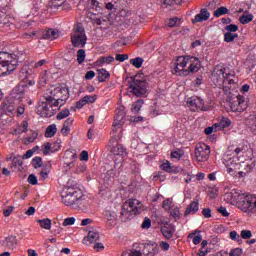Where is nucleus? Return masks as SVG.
Wrapping results in <instances>:
<instances>
[{"label": "nucleus", "instance_id": "nucleus-1", "mask_svg": "<svg viewBox=\"0 0 256 256\" xmlns=\"http://www.w3.org/2000/svg\"><path fill=\"white\" fill-rule=\"evenodd\" d=\"M213 77L226 95V101L230 105L231 111L242 113L247 109V102H245V97L241 95H235L231 93V87L227 85L235 84V72L229 68L223 66H216L214 69Z\"/></svg>", "mask_w": 256, "mask_h": 256}, {"label": "nucleus", "instance_id": "nucleus-2", "mask_svg": "<svg viewBox=\"0 0 256 256\" xmlns=\"http://www.w3.org/2000/svg\"><path fill=\"white\" fill-rule=\"evenodd\" d=\"M27 87V83L20 82L1 104V111H3V113H13V111H15V107H18V115H23V113H25V107L22 106V103L25 97V92L27 91Z\"/></svg>", "mask_w": 256, "mask_h": 256}, {"label": "nucleus", "instance_id": "nucleus-3", "mask_svg": "<svg viewBox=\"0 0 256 256\" xmlns=\"http://www.w3.org/2000/svg\"><path fill=\"white\" fill-rule=\"evenodd\" d=\"M23 61H25L23 52H0V77L13 73Z\"/></svg>", "mask_w": 256, "mask_h": 256}, {"label": "nucleus", "instance_id": "nucleus-4", "mask_svg": "<svg viewBox=\"0 0 256 256\" xmlns=\"http://www.w3.org/2000/svg\"><path fill=\"white\" fill-rule=\"evenodd\" d=\"M61 199L66 207H78L83 201V191L79 187L66 186L61 192Z\"/></svg>", "mask_w": 256, "mask_h": 256}, {"label": "nucleus", "instance_id": "nucleus-5", "mask_svg": "<svg viewBox=\"0 0 256 256\" xmlns=\"http://www.w3.org/2000/svg\"><path fill=\"white\" fill-rule=\"evenodd\" d=\"M125 117H127V113L125 112V107L120 106L116 109V115L114 117L113 129L111 132L112 139L110 140L109 145H113V143L118 142L123 134L121 133V127L125 125Z\"/></svg>", "mask_w": 256, "mask_h": 256}, {"label": "nucleus", "instance_id": "nucleus-6", "mask_svg": "<svg viewBox=\"0 0 256 256\" xmlns=\"http://www.w3.org/2000/svg\"><path fill=\"white\" fill-rule=\"evenodd\" d=\"M45 95L52 101L54 107H63V104L69 99V89L61 86L52 87L47 90Z\"/></svg>", "mask_w": 256, "mask_h": 256}, {"label": "nucleus", "instance_id": "nucleus-7", "mask_svg": "<svg viewBox=\"0 0 256 256\" xmlns=\"http://www.w3.org/2000/svg\"><path fill=\"white\" fill-rule=\"evenodd\" d=\"M143 211V204L141 201L137 199H129L126 201L120 212V219L121 221H129L133 217V215H138Z\"/></svg>", "mask_w": 256, "mask_h": 256}, {"label": "nucleus", "instance_id": "nucleus-8", "mask_svg": "<svg viewBox=\"0 0 256 256\" xmlns=\"http://www.w3.org/2000/svg\"><path fill=\"white\" fill-rule=\"evenodd\" d=\"M236 205L240 211L247 215H256V196L251 194L238 195Z\"/></svg>", "mask_w": 256, "mask_h": 256}, {"label": "nucleus", "instance_id": "nucleus-9", "mask_svg": "<svg viewBox=\"0 0 256 256\" xmlns=\"http://www.w3.org/2000/svg\"><path fill=\"white\" fill-rule=\"evenodd\" d=\"M71 43L73 47L83 48L87 45V34L81 24H76L71 33Z\"/></svg>", "mask_w": 256, "mask_h": 256}, {"label": "nucleus", "instance_id": "nucleus-10", "mask_svg": "<svg viewBox=\"0 0 256 256\" xmlns=\"http://www.w3.org/2000/svg\"><path fill=\"white\" fill-rule=\"evenodd\" d=\"M53 107L57 106H55V104H53V101L51 99H48L45 94L44 100L38 102L36 113L40 115V117H53L56 111V109H54Z\"/></svg>", "mask_w": 256, "mask_h": 256}, {"label": "nucleus", "instance_id": "nucleus-11", "mask_svg": "<svg viewBox=\"0 0 256 256\" xmlns=\"http://www.w3.org/2000/svg\"><path fill=\"white\" fill-rule=\"evenodd\" d=\"M131 93L136 97H145L147 95V81L139 80L137 77L130 83Z\"/></svg>", "mask_w": 256, "mask_h": 256}, {"label": "nucleus", "instance_id": "nucleus-12", "mask_svg": "<svg viewBox=\"0 0 256 256\" xmlns=\"http://www.w3.org/2000/svg\"><path fill=\"white\" fill-rule=\"evenodd\" d=\"M194 154L197 161H207V159H209V155L211 154V147L205 143H199L196 145Z\"/></svg>", "mask_w": 256, "mask_h": 256}, {"label": "nucleus", "instance_id": "nucleus-13", "mask_svg": "<svg viewBox=\"0 0 256 256\" xmlns=\"http://www.w3.org/2000/svg\"><path fill=\"white\" fill-rule=\"evenodd\" d=\"M186 105L190 109V111H207V107L205 106V102L203 99L192 96L186 99Z\"/></svg>", "mask_w": 256, "mask_h": 256}, {"label": "nucleus", "instance_id": "nucleus-14", "mask_svg": "<svg viewBox=\"0 0 256 256\" xmlns=\"http://www.w3.org/2000/svg\"><path fill=\"white\" fill-rule=\"evenodd\" d=\"M86 9H88L92 15H98V13H103L105 4L103 3V0H88L86 3Z\"/></svg>", "mask_w": 256, "mask_h": 256}, {"label": "nucleus", "instance_id": "nucleus-15", "mask_svg": "<svg viewBox=\"0 0 256 256\" xmlns=\"http://www.w3.org/2000/svg\"><path fill=\"white\" fill-rule=\"evenodd\" d=\"M189 56H179L176 61L174 62V73H177L178 75H186L185 69L188 65Z\"/></svg>", "mask_w": 256, "mask_h": 256}, {"label": "nucleus", "instance_id": "nucleus-16", "mask_svg": "<svg viewBox=\"0 0 256 256\" xmlns=\"http://www.w3.org/2000/svg\"><path fill=\"white\" fill-rule=\"evenodd\" d=\"M145 256H155L159 253V245L156 242L144 243V248L142 250Z\"/></svg>", "mask_w": 256, "mask_h": 256}, {"label": "nucleus", "instance_id": "nucleus-17", "mask_svg": "<svg viewBox=\"0 0 256 256\" xmlns=\"http://www.w3.org/2000/svg\"><path fill=\"white\" fill-rule=\"evenodd\" d=\"M188 69L184 71L185 75H189V73H197L199 69H201V62L196 57L188 56Z\"/></svg>", "mask_w": 256, "mask_h": 256}, {"label": "nucleus", "instance_id": "nucleus-18", "mask_svg": "<svg viewBox=\"0 0 256 256\" xmlns=\"http://www.w3.org/2000/svg\"><path fill=\"white\" fill-rule=\"evenodd\" d=\"M30 74H31V69L29 68L28 65H24L20 70V77H22L24 79L22 81V83H26V85L28 86L27 89H29V87H33V85H35L34 80H27V77H29Z\"/></svg>", "mask_w": 256, "mask_h": 256}, {"label": "nucleus", "instance_id": "nucleus-19", "mask_svg": "<svg viewBox=\"0 0 256 256\" xmlns=\"http://www.w3.org/2000/svg\"><path fill=\"white\" fill-rule=\"evenodd\" d=\"M61 149V141L58 140L54 144L46 143L42 146V152L44 155H49V153H55V151H59Z\"/></svg>", "mask_w": 256, "mask_h": 256}, {"label": "nucleus", "instance_id": "nucleus-20", "mask_svg": "<svg viewBox=\"0 0 256 256\" xmlns=\"http://www.w3.org/2000/svg\"><path fill=\"white\" fill-rule=\"evenodd\" d=\"M161 233L165 239H173V233H175V225L167 224L161 227Z\"/></svg>", "mask_w": 256, "mask_h": 256}, {"label": "nucleus", "instance_id": "nucleus-21", "mask_svg": "<svg viewBox=\"0 0 256 256\" xmlns=\"http://www.w3.org/2000/svg\"><path fill=\"white\" fill-rule=\"evenodd\" d=\"M104 219H106L110 227H113V225H115V222L117 221V212L113 210H106L104 212Z\"/></svg>", "mask_w": 256, "mask_h": 256}, {"label": "nucleus", "instance_id": "nucleus-22", "mask_svg": "<svg viewBox=\"0 0 256 256\" xmlns=\"http://www.w3.org/2000/svg\"><path fill=\"white\" fill-rule=\"evenodd\" d=\"M111 152L116 157H122V159L127 156V150L121 144H117L116 146L112 147Z\"/></svg>", "mask_w": 256, "mask_h": 256}, {"label": "nucleus", "instance_id": "nucleus-23", "mask_svg": "<svg viewBox=\"0 0 256 256\" xmlns=\"http://www.w3.org/2000/svg\"><path fill=\"white\" fill-rule=\"evenodd\" d=\"M99 237V231L92 228L88 231V235L84 238V240L88 243H97V241H99Z\"/></svg>", "mask_w": 256, "mask_h": 256}, {"label": "nucleus", "instance_id": "nucleus-24", "mask_svg": "<svg viewBox=\"0 0 256 256\" xmlns=\"http://www.w3.org/2000/svg\"><path fill=\"white\" fill-rule=\"evenodd\" d=\"M209 17H211L209 11L202 9L200 13L194 17L193 23H203V21H207Z\"/></svg>", "mask_w": 256, "mask_h": 256}, {"label": "nucleus", "instance_id": "nucleus-25", "mask_svg": "<svg viewBox=\"0 0 256 256\" xmlns=\"http://www.w3.org/2000/svg\"><path fill=\"white\" fill-rule=\"evenodd\" d=\"M199 211V202H191L190 205L187 206L185 212H184V217H187L188 215H195Z\"/></svg>", "mask_w": 256, "mask_h": 256}, {"label": "nucleus", "instance_id": "nucleus-26", "mask_svg": "<svg viewBox=\"0 0 256 256\" xmlns=\"http://www.w3.org/2000/svg\"><path fill=\"white\" fill-rule=\"evenodd\" d=\"M3 247H6V249H15L17 247V237L8 236L5 241H3Z\"/></svg>", "mask_w": 256, "mask_h": 256}, {"label": "nucleus", "instance_id": "nucleus-27", "mask_svg": "<svg viewBox=\"0 0 256 256\" xmlns=\"http://www.w3.org/2000/svg\"><path fill=\"white\" fill-rule=\"evenodd\" d=\"M113 61H115V58L113 56H104L100 57L96 61V65H98V67H103V65H109L110 63H113Z\"/></svg>", "mask_w": 256, "mask_h": 256}, {"label": "nucleus", "instance_id": "nucleus-28", "mask_svg": "<svg viewBox=\"0 0 256 256\" xmlns=\"http://www.w3.org/2000/svg\"><path fill=\"white\" fill-rule=\"evenodd\" d=\"M197 233H199V231L195 230L194 232H192L188 235V239H192V242L194 245H199V243H201V241H203V236L201 234H197Z\"/></svg>", "mask_w": 256, "mask_h": 256}, {"label": "nucleus", "instance_id": "nucleus-29", "mask_svg": "<svg viewBox=\"0 0 256 256\" xmlns=\"http://www.w3.org/2000/svg\"><path fill=\"white\" fill-rule=\"evenodd\" d=\"M253 19H254L253 14H249V11H245V12L241 15L239 21H240V23H241L242 25H247L248 23H251V21H253Z\"/></svg>", "mask_w": 256, "mask_h": 256}, {"label": "nucleus", "instance_id": "nucleus-30", "mask_svg": "<svg viewBox=\"0 0 256 256\" xmlns=\"http://www.w3.org/2000/svg\"><path fill=\"white\" fill-rule=\"evenodd\" d=\"M109 77H111V74L109 73V71H107L103 68L98 70V81L100 83L107 81V79H109Z\"/></svg>", "mask_w": 256, "mask_h": 256}, {"label": "nucleus", "instance_id": "nucleus-31", "mask_svg": "<svg viewBox=\"0 0 256 256\" xmlns=\"http://www.w3.org/2000/svg\"><path fill=\"white\" fill-rule=\"evenodd\" d=\"M231 121L229 118L223 117L218 123H216V126L218 127V131H223V129L230 127Z\"/></svg>", "mask_w": 256, "mask_h": 256}, {"label": "nucleus", "instance_id": "nucleus-32", "mask_svg": "<svg viewBox=\"0 0 256 256\" xmlns=\"http://www.w3.org/2000/svg\"><path fill=\"white\" fill-rule=\"evenodd\" d=\"M238 37H239V34L237 33H231V32L224 33L225 43H233Z\"/></svg>", "mask_w": 256, "mask_h": 256}, {"label": "nucleus", "instance_id": "nucleus-33", "mask_svg": "<svg viewBox=\"0 0 256 256\" xmlns=\"http://www.w3.org/2000/svg\"><path fill=\"white\" fill-rule=\"evenodd\" d=\"M29 131V122L23 121L20 126L15 130L16 135H21V133H27Z\"/></svg>", "mask_w": 256, "mask_h": 256}, {"label": "nucleus", "instance_id": "nucleus-34", "mask_svg": "<svg viewBox=\"0 0 256 256\" xmlns=\"http://www.w3.org/2000/svg\"><path fill=\"white\" fill-rule=\"evenodd\" d=\"M57 133V125L51 124L46 128L45 137H54Z\"/></svg>", "mask_w": 256, "mask_h": 256}, {"label": "nucleus", "instance_id": "nucleus-35", "mask_svg": "<svg viewBox=\"0 0 256 256\" xmlns=\"http://www.w3.org/2000/svg\"><path fill=\"white\" fill-rule=\"evenodd\" d=\"M57 37H58L57 31L53 29H48L44 34V39H49L50 41L57 39Z\"/></svg>", "mask_w": 256, "mask_h": 256}, {"label": "nucleus", "instance_id": "nucleus-36", "mask_svg": "<svg viewBox=\"0 0 256 256\" xmlns=\"http://www.w3.org/2000/svg\"><path fill=\"white\" fill-rule=\"evenodd\" d=\"M38 223L40 227H42V229H46L47 231L51 229V219L46 218V219L38 220Z\"/></svg>", "mask_w": 256, "mask_h": 256}, {"label": "nucleus", "instance_id": "nucleus-37", "mask_svg": "<svg viewBox=\"0 0 256 256\" xmlns=\"http://www.w3.org/2000/svg\"><path fill=\"white\" fill-rule=\"evenodd\" d=\"M179 25H181V19L177 17L171 18L168 21H166L167 27H179Z\"/></svg>", "mask_w": 256, "mask_h": 256}, {"label": "nucleus", "instance_id": "nucleus-38", "mask_svg": "<svg viewBox=\"0 0 256 256\" xmlns=\"http://www.w3.org/2000/svg\"><path fill=\"white\" fill-rule=\"evenodd\" d=\"M143 103L145 101L143 99H138L133 105H132V111L134 113H139L141 111V108L143 107Z\"/></svg>", "mask_w": 256, "mask_h": 256}, {"label": "nucleus", "instance_id": "nucleus-39", "mask_svg": "<svg viewBox=\"0 0 256 256\" xmlns=\"http://www.w3.org/2000/svg\"><path fill=\"white\" fill-rule=\"evenodd\" d=\"M160 169L162 171H166V173H171L173 171V168L171 167V162L168 160H164L162 164L160 165Z\"/></svg>", "mask_w": 256, "mask_h": 256}, {"label": "nucleus", "instance_id": "nucleus-40", "mask_svg": "<svg viewBox=\"0 0 256 256\" xmlns=\"http://www.w3.org/2000/svg\"><path fill=\"white\" fill-rule=\"evenodd\" d=\"M227 13H229V9L222 6L214 11V17H221L222 15H227Z\"/></svg>", "mask_w": 256, "mask_h": 256}, {"label": "nucleus", "instance_id": "nucleus-41", "mask_svg": "<svg viewBox=\"0 0 256 256\" xmlns=\"http://www.w3.org/2000/svg\"><path fill=\"white\" fill-rule=\"evenodd\" d=\"M130 63L131 65H133V67H136V69H141L143 65V58L137 57V58L131 59Z\"/></svg>", "mask_w": 256, "mask_h": 256}, {"label": "nucleus", "instance_id": "nucleus-42", "mask_svg": "<svg viewBox=\"0 0 256 256\" xmlns=\"http://www.w3.org/2000/svg\"><path fill=\"white\" fill-rule=\"evenodd\" d=\"M32 167H34V169H39L40 167H43V159L41 157H34L32 159Z\"/></svg>", "mask_w": 256, "mask_h": 256}, {"label": "nucleus", "instance_id": "nucleus-43", "mask_svg": "<svg viewBox=\"0 0 256 256\" xmlns=\"http://www.w3.org/2000/svg\"><path fill=\"white\" fill-rule=\"evenodd\" d=\"M169 211H170L171 217H173L174 219H179V217H181V212L179 211V207L172 206Z\"/></svg>", "mask_w": 256, "mask_h": 256}, {"label": "nucleus", "instance_id": "nucleus-44", "mask_svg": "<svg viewBox=\"0 0 256 256\" xmlns=\"http://www.w3.org/2000/svg\"><path fill=\"white\" fill-rule=\"evenodd\" d=\"M224 31H226V33H237V31H239V26L235 24H229L224 27Z\"/></svg>", "mask_w": 256, "mask_h": 256}, {"label": "nucleus", "instance_id": "nucleus-45", "mask_svg": "<svg viewBox=\"0 0 256 256\" xmlns=\"http://www.w3.org/2000/svg\"><path fill=\"white\" fill-rule=\"evenodd\" d=\"M217 131H219V128L216 123L210 127L205 128L204 130L206 135H211V133H217Z\"/></svg>", "mask_w": 256, "mask_h": 256}, {"label": "nucleus", "instance_id": "nucleus-46", "mask_svg": "<svg viewBox=\"0 0 256 256\" xmlns=\"http://www.w3.org/2000/svg\"><path fill=\"white\" fill-rule=\"evenodd\" d=\"M85 57H86L85 50H83V49L78 50L77 61H78L79 65H81V63H83V61H85Z\"/></svg>", "mask_w": 256, "mask_h": 256}, {"label": "nucleus", "instance_id": "nucleus-47", "mask_svg": "<svg viewBox=\"0 0 256 256\" xmlns=\"http://www.w3.org/2000/svg\"><path fill=\"white\" fill-rule=\"evenodd\" d=\"M68 115H70L69 109H64L57 114L56 119H58V121H61V119H66Z\"/></svg>", "mask_w": 256, "mask_h": 256}, {"label": "nucleus", "instance_id": "nucleus-48", "mask_svg": "<svg viewBox=\"0 0 256 256\" xmlns=\"http://www.w3.org/2000/svg\"><path fill=\"white\" fill-rule=\"evenodd\" d=\"M173 207V202L171 199H166L162 203V208L165 209V211H169Z\"/></svg>", "mask_w": 256, "mask_h": 256}, {"label": "nucleus", "instance_id": "nucleus-49", "mask_svg": "<svg viewBox=\"0 0 256 256\" xmlns=\"http://www.w3.org/2000/svg\"><path fill=\"white\" fill-rule=\"evenodd\" d=\"M251 237H253V234L250 230H242L240 233L241 239H251Z\"/></svg>", "mask_w": 256, "mask_h": 256}, {"label": "nucleus", "instance_id": "nucleus-50", "mask_svg": "<svg viewBox=\"0 0 256 256\" xmlns=\"http://www.w3.org/2000/svg\"><path fill=\"white\" fill-rule=\"evenodd\" d=\"M230 239L232 241H237V243H241V236L237 233V231H231L230 232Z\"/></svg>", "mask_w": 256, "mask_h": 256}, {"label": "nucleus", "instance_id": "nucleus-51", "mask_svg": "<svg viewBox=\"0 0 256 256\" xmlns=\"http://www.w3.org/2000/svg\"><path fill=\"white\" fill-rule=\"evenodd\" d=\"M62 225L63 227H69V225H75V217H69L64 219Z\"/></svg>", "mask_w": 256, "mask_h": 256}, {"label": "nucleus", "instance_id": "nucleus-52", "mask_svg": "<svg viewBox=\"0 0 256 256\" xmlns=\"http://www.w3.org/2000/svg\"><path fill=\"white\" fill-rule=\"evenodd\" d=\"M84 100L86 101V104L95 103L97 101V95H86L84 96Z\"/></svg>", "mask_w": 256, "mask_h": 256}, {"label": "nucleus", "instance_id": "nucleus-53", "mask_svg": "<svg viewBox=\"0 0 256 256\" xmlns=\"http://www.w3.org/2000/svg\"><path fill=\"white\" fill-rule=\"evenodd\" d=\"M113 0H102L103 4H104V9H108V11L113 10V3L111 2Z\"/></svg>", "mask_w": 256, "mask_h": 256}, {"label": "nucleus", "instance_id": "nucleus-54", "mask_svg": "<svg viewBox=\"0 0 256 256\" xmlns=\"http://www.w3.org/2000/svg\"><path fill=\"white\" fill-rule=\"evenodd\" d=\"M129 59V55L127 54H117L116 55V61H119V63H123V61H127Z\"/></svg>", "mask_w": 256, "mask_h": 256}, {"label": "nucleus", "instance_id": "nucleus-55", "mask_svg": "<svg viewBox=\"0 0 256 256\" xmlns=\"http://www.w3.org/2000/svg\"><path fill=\"white\" fill-rule=\"evenodd\" d=\"M85 105H87V101L85 100V98H81L77 103H76V109H83V107H85Z\"/></svg>", "mask_w": 256, "mask_h": 256}, {"label": "nucleus", "instance_id": "nucleus-56", "mask_svg": "<svg viewBox=\"0 0 256 256\" xmlns=\"http://www.w3.org/2000/svg\"><path fill=\"white\" fill-rule=\"evenodd\" d=\"M208 195H209L210 199H215L217 197V189L209 188Z\"/></svg>", "mask_w": 256, "mask_h": 256}, {"label": "nucleus", "instance_id": "nucleus-57", "mask_svg": "<svg viewBox=\"0 0 256 256\" xmlns=\"http://www.w3.org/2000/svg\"><path fill=\"white\" fill-rule=\"evenodd\" d=\"M28 183H30V185H37V176H35V174H30L28 177Z\"/></svg>", "mask_w": 256, "mask_h": 256}, {"label": "nucleus", "instance_id": "nucleus-58", "mask_svg": "<svg viewBox=\"0 0 256 256\" xmlns=\"http://www.w3.org/2000/svg\"><path fill=\"white\" fill-rule=\"evenodd\" d=\"M141 227L142 229H149L151 227V219L145 218Z\"/></svg>", "mask_w": 256, "mask_h": 256}, {"label": "nucleus", "instance_id": "nucleus-59", "mask_svg": "<svg viewBox=\"0 0 256 256\" xmlns=\"http://www.w3.org/2000/svg\"><path fill=\"white\" fill-rule=\"evenodd\" d=\"M80 161H89V152L82 151L80 154Z\"/></svg>", "mask_w": 256, "mask_h": 256}, {"label": "nucleus", "instance_id": "nucleus-60", "mask_svg": "<svg viewBox=\"0 0 256 256\" xmlns=\"http://www.w3.org/2000/svg\"><path fill=\"white\" fill-rule=\"evenodd\" d=\"M243 253V250L241 248H236L230 251V256H239Z\"/></svg>", "mask_w": 256, "mask_h": 256}, {"label": "nucleus", "instance_id": "nucleus-61", "mask_svg": "<svg viewBox=\"0 0 256 256\" xmlns=\"http://www.w3.org/2000/svg\"><path fill=\"white\" fill-rule=\"evenodd\" d=\"M218 213H221L223 217H229V212L227 211V208L223 206L218 208Z\"/></svg>", "mask_w": 256, "mask_h": 256}, {"label": "nucleus", "instance_id": "nucleus-62", "mask_svg": "<svg viewBox=\"0 0 256 256\" xmlns=\"http://www.w3.org/2000/svg\"><path fill=\"white\" fill-rule=\"evenodd\" d=\"M202 215L205 219H209L211 217V209L205 208L202 210Z\"/></svg>", "mask_w": 256, "mask_h": 256}, {"label": "nucleus", "instance_id": "nucleus-63", "mask_svg": "<svg viewBox=\"0 0 256 256\" xmlns=\"http://www.w3.org/2000/svg\"><path fill=\"white\" fill-rule=\"evenodd\" d=\"M13 209H15V207L13 206H8L5 210H4V217H9L11 215V213H13Z\"/></svg>", "mask_w": 256, "mask_h": 256}, {"label": "nucleus", "instance_id": "nucleus-64", "mask_svg": "<svg viewBox=\"0 0 256 256\" xmlns=\"http://www.w3.org/2000/svg\"><path fill=\"white\" fill-rule=\"evenodd\" d=\"M159 247L162 249V251H169L170 245L169 243L162 241L160 242Z\"/></svg>", "mask_w": 256, "mask_h": 256}]
</instances>
